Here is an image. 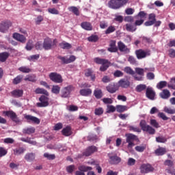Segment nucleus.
Listing matches in <instances>:
<instances>
[{
  "instance_id": "nucleus-9",
  "label": "nucleus",
  "mask_w": 175,
  "mask_h": 175,
  "mask_svg": "<svg viewBox=\"0 0 175 175\" xmlns=\"http://www.w3.org/2000/svg\"><path fill=\"white\" fill-rule=\"evenodd\" d=\"M49 79L53 81V83H60L64 81L62 79V76L57 72H51L49 75Z\"/></svg>"
},
{
  "instance_id": "nucleus-27",
  "label": "nucleus",
  "mask_w": 175,
  "mask_h": 175,
  "mask_svg": "<svg viewBox=\"0 0 175 175\" xmlns=\"http://www.w3.org/2000/svg\"><path fill=\"white\" fill-rule=\"evenodd\" d=\"M81 28L85 31H92V25L90 22H83L81 24Z\"/></svg>"
},
{
  "instance_id": "nucleus-5",
  "label": "nucleus",
  "mask_w": 175,
  "mask_h": 175,
  "mask_svg": "<svg viewBox=\"0 0 175 175\" xmlns=\"http://www.w3.org/2000/svg\"><path fill=\"white\" fill-rule=\"evenodd\" d=\"M140 126L144 132H148L150 135L155 134V129L150 125H147L146 120H141Z\"/></svg>"
},
{
  "instance_id": "nucleus-59",
  "label": "nucleus",
  "mask_w": 175,
  "mask_h": 175,
  "mask_svg": "<svg viewBox=\"0 0 175 175\" xmlns=\"http://www.w3.org/2000/svg\"><path fill=\"white\" fill-rule=\"evenodd\" d=\"M27 59L29 61H33V62L38 61V59H39V55H33L31 56H29L27 57Z\"/></svg>"
},
{
  "instance_id": "nucleus-23",
  "label": "nucleus",
  "mask_w": 175,
  "mask_h": 175,
  "mask_svg": "<svg viewBox=\"0 0 175 175\" xmlns=\"http://www.w3.org/2000/svg\"><path fill=\"white\" fill-rule=\"evenodd\" d=\"M13 38L16 40H18V42H21V43H25L27 42V38L18 33H14L13 34Z\"/></svg>"
},
{
  "instance_id": "nucleus-33",
  "label": "nucleus",
  "mask_w": 175,
  "mask_h": 175,
  "mask_svg": "<svg viewBox=\"0 0 175 175\" xmlns=\"http://www.w3.org/2000/svg\"><path fill=\"white\" fill-rule=\"evenodd\" d=\"M9 53L3 52L0 53V62H5L8 58H9Z\"/></svg>"
},
{
  "instance_id": "nucleus-34",
  "label": "nucleus",
  "mask_w": 175,
  "mask_h": 175,
  "mask_svg": "<svg viewBox=\"0 0 175 175\" xmlns=\"http://www.w3.org/2000/svg\"><path fill=\"white\" fill-rule=\"evenodd\" d=\"M168 85L169 83H167V82H166L165 81H161L157 83V88L158 90H162V88H165V87H167V85Z\"/></svg>"
},
{
  "instance_id": "nucleus-29",
  "label": "nucleus",
  "mask_w": 175,
  "mask_h": 175,
  "mask_svg": "<svg viewBox=\"0 0 175 175\" xmlns=\"http://www.w3.org/2000/svg\"><path fill=\"white\" fill-rule=\"evenodd\" d=\"M160 96L162 99H168V98H170V92L167 90H163L160 93Z\"/></svg>"
},
{
  "instance_id": "nucleus-54",
  "label": "nucleus",
  "mask_w": 175,
  "mask_h": 175,
  "mask_svg": "<svg viewBox=\"0 0 175 175\" xmlns=\"http://www.w3.org/2000/svg\"><path fill=\"white\" fill-rule=\"evenodd\" d=\"M23 153H24V148H18L14 150V155H20L21 154H23Z\"/></svg>"
},
{
  "instance_id": "nucleus-17",
  "label": "nucleus",
  "mask_w": 175,
  "mask_h": 175,
  "mask_svg": "<svg viewBox=\"0 0 175 175\" xmlns=\"http://www.w3.org/2000/svg\"><path fill=\"white\" fill-rule=\"evenodd\" d=\"M146 95L148 99H150V100H154L155 99V92L152 88L150 86L146 88Z\"/></svg>"
},
{
  "instance_id": "nucleus-62",
  "label": "nucleus",
  "mask_w": 175,
  "mask_h": 175,
  "mask_svg": "<svg viewBox=\"0 0 175 175\" xmlns=\"http://www.w3.org/2000/svg\"><path fill=\"white\" fill-rule=\"evenodd\" d=\"M116 108L113 105H107V113H114Z\"/></svg>"
},
{
  "instance_id": "nucleus-45",
  "label": "nucleus",
  "mask_w": 175,
  "mask_h": 175,
  "mask_svg": "<svg viewBox=\"0 0 175 175\" xmlns=\"http://www.w3.org/2000/svg\"><path fill=\"white\" fill-rule=\"evenodd\" d=\"M21 140L22 142H25V143H29V144H32L33 146L36 144V142L31 139V138H21Z\"/></svg>"
},
{
  "instance_id": "nucleus-49",
  "label": "nucleus",
  "mask_w": 175,
  "mask_h": 175,
  "mask_svg": "<svg viewBox=\"0 0 175 175\" xmlns=\"http://www.w3.org/2000/svg\"><path fill=\"white\" fill-rule=\"evenodd\" d=\"M173 83H175V77L171 78L170 83L167 85L168 88L175 90V84H173Z\"/></svg>"
},
{
  "instance_id": "nucleus-3",
  "label": "nucleus",
  "mask_w": 175,
  "mask_h": 175,
  "mask_svg": "<svg viewBox=\"0 0 175 175\" xmlns=\"http://www.w3.org/2000/svg\"><path fill=\"white\" fill-rule=\"evenodd\" d=\"M126 3H128V0H111L108 3V6L111 9H120L124 5H126Z\"/></svg>"
},
{
  "instance_id": "nucleus-25",
  "label": "nucleus",
  "mask_w": 175,
  "mask_h": 175,
  "mask_svg": "<svg viewBox=\"0 0 175 175\" xmlns=\"http://www.w3.org/2000/svg\"><path fill=\"white\" fill-rule=\"evenodd\" d=\"M96 148L95 146H90L86 150L83 152L85 157H90L91 154H94L96 151Z\"/></svg>"
},
{
  "instance_id": "nucleus-37",
  "label": "nucleus",
  "mask_w": 175,
  "mask_h": 175,
  "mask_svg": "<svg viewBox=\"0 0 175 175\" xmlns=\"http://www.w3.org/2000/svg\"><path fill=\"white\" fill-rule=\"evenodd\" d=\"M68 10L74 13L75 16H79L80 14V12L79 11V8H77V7H75V6L69 7Z\"/></svg>"
},
{
  "instance_id": "nucleus-6",
  "label": "nucleus",
  "mask_w": 175,
  "mask_h": 175,
  "mask_svg": "<svg viewBox=\"0 0 175 175\" xmlns=\"http://www.w3.org/2000/svg\"><path fill=\"white\" fill-rule=\"evenodd\" d=\"M55 44H57L56 40H54L53 41V40H51V38H46L44 40L43 48L44 49V50H50L51 49H53V47H54Z\"/></svg>"
},
{
  "instance_id": "nucleus-18",
  "label": "nucleus",
  "mask_w": 175,
  "mask_h": 175,
  "mask_svg": "<svg viewBox=\"0 0 175 175\" xmlns=\"http://www.w3.org/2000/svg\"><path fill=\"white\" fill-rule=\"evenodd\" d=\"M141 173H150L154 170V167L150 164H142L140 167Z\"/></svg>"
},
{
  "instance_id": "nucleus-8",
  "label": "nucleus",
  "mask_w": 175,
  "mask_h": 175,
  "mask_svg": "<svg viewBox=\"0 0 175 175\" xmlns=\"http://www.w3.org/2000/svg\"><path fill=\"white\" fill-rule=\"evenodd\" d=\"M147 14L144 11H141L138 13L137 16H135V18L137 20L135 22V25H142L144 23V18H146Z\"/></svg>"
},
{
  "instance_id": "nucleus-56",
  "label": "nucleus",
  "mask_w": 175,
  "mask_h": 175,
  "mask_svg": "<svg viewBox=\"0 0 175 175\" xmlns=\"http://www.w3.org/2000/svg\"><path fill=\"white\" fill-rule=\"evenodd\" d=\"M59 91H61V88L58 85H53L52 88L53 94H59Z\"/></svg>"
},
{
  "instance_id": "nucleus-55",
  "label": "nucleus",
  "mask_w": 175,
  "mask_h": 175,
  "mask_svg": "<svg viewBox=\"0 0 175 175\" xmlns=\"http://www.w3.org/2000/svg\"><path fill=\"white\" fill-rule=\"evenodd\" d=\"M150 125L152 126H154V128H161V125H159V123L157 122V120L152 119L150 120Z\"/></svg>"
},
{
  "instance_id": "nucleus-50",
  "label": "nucleus",
  "mask_w": 175,
  "mask_h": 175,
  "mask_svg": "<svg viewBox=\"0 0 175 175\" xmlns=\"http://www.w3.org/2000/svg\"><path fill=\"white\" fill-rule=\"evenodd\" d=\"M18 70H20V72H22L23 73H29V72H31L30 68L27 66L20 67L18 68Z\"/></svg>"
},
{
  "instance_id": "nucleus-22",
  "label": "nucleus",
  "mask_w": 175,
  "mask_h": 175,
  "mask_svg": "<svg viewBox=\"0 0 175 175\" xmlns=\"http://www.w3.org/2000/svg\"><path fill=\"white\" fill-rule=\"evenodd\" d=\"M118 49L122 53H125L128 54L130 53L131 50L121 41L118 43Z\"/></svg>"
},
{
  "instance_id": "nucleus-52",
  "label": "nucleus",
  "mask_w": 175,
  "mask_h": 175,
  "mask_svg": "<svg viewBox=\"0 0 175 175\" xmlns=\"http://www.w3.org/2000/svg\"><path fill=\"white\" fill-rule=\"evenodd\" d=\"M25 49L28 51H30L31 49H33V42L32 40H29V42L27 43Z\"/></svg>"
},
{
  "instance_id": "nucleus-7",
  "label": "nucleus",
  "mask_w": 175,
  "mask_h": 175,
  "mask_svg": "<svg viewBox=\"0 0 175 175\" xmlns=\"http://www.w3.org/2000/svg\"><path fill=\"white\" fill-rule=\"evenodd\" d=\"M48 96H49L42 95L39 98V103H37L38 107H47V106H49L50 98H49Z\"/></svg>"
},
{
  "instance_id": "nucleus-46",
  "label": "nucleus",
  "mask_w": 175,
  "mask_h": 175,
  "mask_svg": "<svg viewBox=\"0 0 175 175\" xmlns=\"http://www.w3.org/2000/svg\"><path fill=\"white\" fill-rule=\"evenodd\" d=\"M126 110H127L126 106H124V105L116 106V111H118V113H122L124 111H126Z\"/></svg>"
},
{
  "instance_id": "nucleus-60",
  "label": "nucleus",
  "mask_w": 175,
  "mask_h": 175,
  "mask_svg": "<svg viewBox=\"0 0 175 175\" xmlns=\"http://www.w3.org/2000/svg\"><path fill=\"white\" fill-rule=\"evenodd\" d=\"M113 76L114 77H122L124 72L118 70L113 72Z\"/></svg>"
},
{
  "instance_id": "nucleus-40",
  "label": "nucleus",
  "mask_w": 175,
  "mask_h": 175,
  "mask_svg": "<svg viewBox=\"0 0 175 175\" xmlns=\"http://www.w3.org/2000/svg\"><path fill=\"white\" fill-rule=\"evenodd\" d=\"M85 75L87 77H91L92 80H95V75H92V70L91 69L86 70Z\"/></svg>"
},
{
  "instance_id": "nucleus-4",
  "label": "nucleus",
  "mask_w": 175,
  "mask_h": 175,
  "mask_svg": "<svg viewBox=\"0 0 175 175\" xmlns=\"http://www.w3.org/2000/svg\"><path fill=\"white\" fill-rule=\"evenodd\" d=\"M135 55L137 59H143L144 58H146V57H150V55H151V51L148 49H138L135 51Z\"/></svg>"
},
{
  "instance_id": "nucleus-41",
  "label": "nucleus",
  "mask_w": 175,
  "mask_h": 175,
  "mask_svg": "<svg viewBox=\"0 0 175 175\" xmlns=\"http://www.w3.org/2000/svg\"><path fill=\"white\" fill-rule=\"evenodd\" d=\"M59 46L61 47V49L69 50V49H70L72 47V45H70V44H69L68 42H63L59 44Z\"/></svg>"
},
{
  "instance_id": "nucleus-44",
  "label": "nucleus",
  "mask_w": 175,
  "mask_h": 175,
  "mask_svg": "<svg viewBox=\"0 0 175 175\" xmlns=\"http://www.w3.org/2000/svg\"><path fill=\"white\" fill-rule=\"evenodd\" d=\"M164 111L165 113H167V114H175V108L165 107Z\"/></svg>"
},
{
  "instance_id": "nucleus-20",
  "label": "nucleus",
  "mask_w": 175,
  "mask_h": 175,
  "mask_svg": "<svg viewBox=\"0 0 175 175\" xmlns=\"http://www.w3.org/2000/svg\"><path fill=\"white\" fill-rule=\"evenodd\" d=\"M73 90V87L72 85H69L66 88H64L62 90V98H68L69 95H70V92Z\"/></svg>"
},
{
  "instance_id": "nucleus-57",
  "label": "nucleus",
  "mask_w": 175,
  "mask_h": 175,
  "mask_svg": "<svg viewBox=\"0 0 175 175\" xmlns=\"http://www.w3.org/2000/svg\"><path fill=\"white\" fill-rule=\"evenodd\" d=\"M21 80H23V75H18L13 80L14 84H18L21 82Z\"/></svg>"
},
{
  "instance_id": "nucleus-43",
  "label": "nucleus",
  "mask_w": 175,
  "mask_h": 175,
  "mask_svg": "<svg viewBox=\"0 0 175 175\" xmlns=\"http://www.w3.org/2000/svg\"><path fill=\"white\" fill-rule=\"evenodd\" d=\"M126 31H129V32H135V31H136V26H134L131 24H126Z\"/></svg>"
},
{
  "instance_id": "nucleus-26",
  "label": "nucleus",
  "mask_w": 175,
  "mask_h": 175,
  "mask_svg": "<svg viewBox=\"0 0 175 175\" xmlns=\"http://www.w3.org/2000/svg\"><path fill=\"white\" fill-rule=\"evenodd\" d=\"M118 49L116 46V41L112 40L110 42L109 47L108 48V51L110 53H117Z\"/></svg>"
},
{
  "instance_id": "nucleus-30",
  "label": "nucleus",
  "mask_w": 175,
  "mask_h": 175,
  "mask_svg": "<svg viewBox=\"0 0 175 175\" xmlns=\"http://www.w3.org/2000/svg\"><path fill=\"white\" fill-rule=\"evenodd\" d=\"M11 94L15 98H20L21 96H23V94H24V92L23 91V90H15L12 91Z\"/></svg>"
},
{
  "instance_id": "nucleus-47",
  "label": "nucleus",
  "mask_w": 175,
  "mask_h": 175,
  "mask_svg": "<svg viewBox=\"0 0 175 175\" xmlns=\"http://www.w3.org/2000/svg\"><path fill=\"white\" fill-rule=\"evenodd\" d=\"M166 152V149L164 148H159L155 150L156 155H163Z\"/></svg>"
},
{
  "instance_id": "nucleus-38",
  "label": "nucleus",
  "mask_w": 175,
  "mask_h": 175,
  "mask_svg": "<svg viewBox=\"0 0 175 175\" xmlns=\"http://www.w3.org/2000/svg\"><path fill=\"white\" fill-rule=\"evenodd\" d=\"M25 81H31L32 83H35L36 81V76L32 75H27L24 79Z\"/></svg>"
},
{
  "instance_id": "nucleus-35",
  "label": "nucleus",
  "mask_w": 175,
  "mask_h": 175,
  "mask_svg": "<svg viewBox=\"0 0 175 175\" xmlns=\"http://www.w3.org/2000/svg\"><path fill=\"white\" fill-rule=\"evenodd\" d=\"M62 133L64 136H70L72 135V130L70 126L63 129Z\"/></svg>"
},
{
  "instance_id": "nucleus-61",
  "label": "nucleus",
  "mask_w": 175,
  "mask_h": 175,
  "mask_svg": "<svg viewBox=\"0 0 175 175\" xmlns=\"http://www.w3.org/2000/svg\"><path fill=\"white\" fill-rule=\"evenodd\" d=\"M48 12L51 14H59V12L55 8H49Z\"/></svg>"
},
{
  "instance_id": "nucleus-11",
  "label": "nucleus",
  "mask_w": 175,
  "mask_h": 175,
  "mask_svg": "<svg viewBox=\"0 0 175 175\" xmlns=\"http://www.w3.org/2000/svg\"><path fill=\"white\" fill-rule=\"evenodd\" d=\"M108 157L109 158V163L111 165H118V163L121 162V158L117 156V154H113L111 153H109Z\"/></svg>"
},
{
  "instance_id": "nucleus-39",
  "label": "nucleus",
  "mask_w": 175,
  "mask_h": 175,
  "mask_svg": "<svg viewBox=\"0 0 175 175\" xmlns=\"http://www.w3.org/2000/svg\"><path fill=\"white\" fill-rule=\"evenodd\" d=\"M25 159L28 162H31L35 159V154L33 153H28L25 156Z\"/></svg>"
},
{
  "instance_id": "nucleus-24",
  "label": "nucleus",
  "mask_w": 175,
  "mask_h": 175,
  "mask_svg": "<svg viewBox=\"0 0 175 175\" xmlns=\"http://www.w3.org/2000/svg\"><path fill=\"white\" fill-rule=\"evenodd\" d=\"M106 88L108 92H110V94H114V92L118 91V85L116 84H110L107 86Z\"/></svg>"
},
{
  "instance_id": "nucleus-31",
  "label": "nucleus",
  "mask_w": 175,
  "mask_h": 175,
  "mask_svg": "<svg viewBox=\"0 0 175 175\" xmlns=\"http://www.w3.org/2000/svg\"><path fill=\"white\" fill-rule=\"evenodd\" d=\"M80 94L82 96H88L92 94V90L91 89H82L80 90Z\"/></svg>"
},
{
  "instance_id": "nucleus-2",
  "label": "nucleus",
  "mask_w": 175,
  "mask_h": 175,
  "mask_svg": "<svg viewBox=\"0 0 175 175\" xmlns=\"http://www.w3.org/2000/svg\"><path fill=\"white\" fill-rule=\"evenodd\" d=\"M126 142L128 143L127 150L129 152H132L133 151V147H135V140L137 139V137L133 134H126Z\"/></svg>"
},
{
  "instance_id": "nucleus-16",
  "label": "nucleus",
  "mask_w": 175,
  "mask_h": 175,
  "mask_svg": "<svg viewBox=\"0 0 175 175\" xmlns=\"http://www.w3.org/2000/svg\"><path fill=\"white\" fill-rule=\"evenodd\" d=\"M59 59H60L62 60V62H63V64H70V63L75 62V61H76V56L70 55L69 57L59 56Z\"/></svg>"
},
{
  "instance_id": "nucleus-28",
  "label": "nucleus",
  "mask_w": 175,
  "mask_h": 175,
  "mask_svg": "<svg viewBox=\"0 0 175 175\" xmlns=\"http://www.w3.org/2000/svg\"><path fill=\"white\" fill-rule=\"evenodd\" d=\"M88 164L94 165V166H96V169L98 173H102V167L99 166V163L97 161L93 160L92 161H88Z\"/></svg>"
},
{
  "instance_id": "nucleus-21",
  "label": "nucleus",
  "mask_w": 175,
  "mask_h": 175,
  "mask_svg": "<svg viewBox=\"0 0 175 175\" xmlns=\"http://www.w3.org/2000/svg\"><path fill=\"white\" fill-rule=\"evenodd\" d=\"M118 87H121L122 88H128L131 85V82L128 79H122L118 82Z\"/></svg>"
},
{
  "instance_id": "nucleus-1",
  "label": "nucleus",
  "mask_w": 175,
  "mask_h": 175,
  "mask_svg": "<svg viewBox=\"0 0 175 175\" xmlns=\"http://www.w3.org/2000/svg\"><path fill=\"white\" fill-rule=\"evenodd\" d=\"M94 61L96 64H98V65H102L100 67V70L101 72H105V70H107V68H109V66L111 65V64L110 63V62H109V60L106 59H102L100 57H95L94 59Z\"/></svg>"
},
{
  "instance_id": "nucleus-19",
  "label": "nucleus",
  "mask_w": 175,
  "mask_h": 175,
  "mask_svg": "<svg viewBox=\"0 0 175 175\" xmlns=\"http://www.w3.org/2000/svg\"><path fill=\"white\" fill-rule=\"evenodd\" d=\"M24 118L28 122H33V124H40V120L39 118L30 115H24Z\"/></svg>"
},
{
  "instance_id": "nucleus-32",
  "label": "nucleus",
  "mask_w": 175,
  "mask_h": 175,
  "mask_svg": "<svg viewBox=\"0 0 175 175\" xmlns=\"http://www.w3.org/2000/svg\"><path fill=\"white\" fill-rule=\"evenodd\" d=\"M35 92L36 94H41L46 96H49V92H47V90H44V88H38L36 89Z\"/></svg>"
},
{
  "instance_id": "nucleus-53",
  "label": "nucleus",
  "mask_w": 175,
  "mask_h": 175,
  "mask_svg": "<svg viewBox=\"0 0 175 175\" xmlns=\"http://www.w3.org/2000/svg\"><path fill=\"white\" fill-rule=\"evenodd\" d=\"M76 167L73 165H68L66 167V171L68 173L72 174L75 172Z\"/></svg>"
},
{
  "instance_id": "nucleus-15",
  "label": "nucleus",
  "mask_w": 175,
  "mask_h": 175,
  "mask_svg": "<svg viewBox=\"0 0 175 175\" xmlns=\"http://www.w3.org/2000/svg\"><path fill=\"white\" fill-rule=\"evenodd\" d=\"M124 72L128 75H131L132 76H133L134 79L135 80H137L138 81H142V80H143V77H137V75H136V74L135 73V71H133V70H132L131 67H126L124 68Z\"/></svg>"
},
{
  "instance_id": "nucleus-63",
  "label": "nucleus",
  "mask_w": 175,
  "mask_h": 175,
  "mask_svg": "<svg viewBox=\"0 0 175 175\" xmlns=\"http://www.w3.org/2000/svg\"><path fill=\"white\" fill-rule=\"evenodd\" d=\"M135 150L138 152H143L146 150V146H137L135 147Z\"/></svg>"
},
{
  "instance_id": "nucleus-51",
  "label": "nucleus",
  "mask_w": 175,
  "mask_h": 175,
  "mask_svg": "<svg viewBox=\"0 0 175 175\" xmlns=\"http://www.w3.org/2000/svg\"><path fill=\"white\" fill-rule=\"evenodd\" d=\"M44 18L42 16L39 15L37 16V18L35 19V23L36 25H40L42 21H43Z\"/></svg>"
},
{
  "instance_id": "nucleus-36",
  "label": "nucleus",
  "mask_w": 175,
  "mask_h": 175,
  "mask_svg": "<svg viewBox=\"0 0 175 175\" xmlns=\"http://www.w3.org/2000/svg\"><path fill=\"white\" fill-rule=\"evenodd\" d=\"M23 132L27 135H31L32 133H35V129L33 127H27L24 129Z\"/></svg>"
},
{
  "instance_id": "nucleus-10",
  "label": "nucleus",
  "mask_w": 175,
  "mask_h": 175,
  "mask_svg": "<svg viewBox=\"0 0 175 175\" xmlns=\"http://www.w3.org/2000/svg\"><path fill=\"white\" fill-rule=\"evenodd\" d=\"M78 170L79 171H76L75 175H85L84 172L92 170V167L90 166H85L84 165H81L78 167Z\"/></svg>"
},
{
  "instance_id": "nucleus-13",
  "label": "nucleus",
  "mask_w": 175,
  "mask_h": 175,
  "mask_svg": "<svg viewBox=\"0 0 175 175\" xmlns=\"http://www.w3.org/2000/svg\"><path fill=\"white\" fill-rule=\"evenodd\" d=\"M155 68H135V72L139 75V77H143L144 76L145 72H154Z\"/></svg>"
},
{
  "instance_id": "nucleus-64",
  "label": "nucleus",
  "mask_w": 175,
  "mask_h": 175,
  "mask_svg": "<svg viewBox=\"0 0 175 175\" xmlns=\"http://www.w3.org/2000/svg\"><path fill=\"white\" fill-rule=\"evenodd\" d=\"M88 40H89V42H97L98 41V36H91L88 38Z\"/></svg>"
},
{
  "instance_id": "nucleus-14",
  "label": "nucleus",
  "mask_w": 175,
  "mask_h": 175,
  "mask_svg": "<svg viewBox=\"0 0 175 175\" xmlns=\"http://www.w3.org/2000/svg\"><path fill=\"white\" fill-rule=\"evenodd\" d=\"M10 27H12V22L9 21L1 22L0 24V32H5V31H8Z\"/></svg>"
},
{
  "instance_id": "nucleus-12",
  "label": "nucleus",
  "mask_w": 175,
  "mask_h": 175,
  "mask_svg": "<svg viewBox=\"0 0 175 175\" xmlns=\"http://www.w3.org/2000/svg\"><path fill=\"white\" fill-rule=\"evenodd\" d=\"M3 114L7 117H10V118H11V120H12V121L14 122H20V120H18V118H17V115H16V113H14L13 111H3Z\"/></svg>"
},
{
  "instance_id": "nucleus-58",
  "label": "nucleus",
  "mask_w": 175,
  "mask_h": 175,
  "mask_svg": "<svg viewBox=\"0 0 175 175\" xmlns=\"http://www.w3.org/2000/svg\"><path fill=\"white\" fill-rule=\"evenodd\" d=\"M94 96L97 99H100V98H102V90L96 89L94 91Z\"/></svg>"
},
{
  "instance_id": "nucleus-48",
  "label": "nucleus",
  "mask_w": 175,
  "mask_h": 175,
  "mask_svg": "<svg viewBox=\"0 0 175 175\" xmlns=\"http://www.w3.org/2000/svg\"><path fill=\"white\" fill-rule=\"evenodd\" d=\"M146 88H147V86L144 84H140L137 85L136 87V91L137 92H142V91H144V90H146Z\"/></svg>"
},
{
  "instance_id": "nucleus-42",
  "label": "nucleus",
  "mask_w": 175,
  "mask_h": 175,
  "mask_svg": "<svg viewBox=\"0 0 175 175\" xmlns=\"http://www.w3.org/2000/svg\"><path fill=\"white\" fill-rule=\"evenodd\" d=\"M116 31V26L110 25L105 31L106 35H109L110 33H113V32Z\"/></svg>"
}]
</instances>
